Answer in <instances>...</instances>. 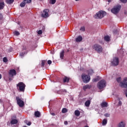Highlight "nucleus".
Instances as JSON below:
<instances>
[{
	"label": "nucleus",
	"instance_id": "1",
	"mask_svg": "<svg viewBox=\"0 0 127 127\" xmlns=\"http://www.w3.org/2000/svg\"><path fill=\"white\" fill-rule=\"evenodd\" d=\"M93 49L97 53H102L103 52V47L99 44H95L92 46Z\"/></svg>",
	"mask_w": 127,
	"mask_h": 127
},
{
	"label": "nucleus",
	"instance_id": "2",
	"mask_svg": "<svg viewBox=\"0 0 127 127\" xmlns=\"http://www.w3.org/2000/svg\"><path fill=\"white\" fill-rule=\"evenodd\" d=\"M17 89L19 92H24L25 91V84L22 82H19L16 85Z\"/></svg>",
	"mask_w": 127,
	"mask_h": 127
},
{
	"label": "nucleus",
	"instance_id": "3",
	"mask_svg": "<svg viewBox=\"0 0 127 127\" xmlns=\"http://www.w3.org/2000/svg\"><path fill=\"white\" fill-rule=\"evenodd\" d=\"M121 8L122 6L121 5H116L111 9V11L114 14H117L120 12V10H121Z\"/></svg>",
	"mask_w": 127,
	"mask_h": 127
},
{
	"label": "nucleus",
	"instance_id": "4",
	"mask_svg": "<svg viewBox=\"0 0 127 127\" xmlns=\"http://www.w3.org/2000/svg\"><path fill=\"white\" fill-rule=\"evenodd\" d=\"M81 78L83 80V83H89V82H90V80H91V77H90L89 75H88L84 73L82 74Z\"/></svg>",
	"mask_w": 127,
	"mask_h": 127
},
{
	"label": "nucleus",
	"instance_id": "5",
	"mask_svg": "<svg viewBox=\"0 0 127 127\" xmlns=\"http://www.w3.org/2000/svg\"><path fill=\"white\" fill-rule=\"evenodd\" d=\"M97 86L100 90H102V89H104L105 87H106V80L103 79L100 80Z\"/></svg>",
	"mask_w": 127,
	"mask_h": 127
},
{
	"label": "nucleus",
	"instance_id": "6",
	"mask_svg": "<svg viewBox=\"0 0 127 127\" xmlns=\"http://www.w3.org/2000/svg\"><path fill=\"white\" fill-rule=\"evenodd\" d=\"M106 15V11L100 10L98 12L96 13V16H97L96 18H103L104 16Z\"/></svg>",
	"mask_w": 127,
	"mask_h": 127
},
{
	"label": "nucleus",
	"instance_id": "7",
	"mask_svg": "<svg viewBox=\"0 0 127 127\" xmlns=\"http://www.w3.org/2000/svg\"><path fill=\"white\" fill-rule=\"evenodd\" d=\"M16 100L17 104L18 105L19 107H20V108H23L24 106V102H23V101L18 97H16Z\"/></svg>",
	"mask_w": 127,
	"mask_h": 127
},
{
	"label": "nucleus",
	"instance_id": "8",
	"mask_svg": "<svg viewBox=\"0 0 127 127\" xmlns=\"http://www.w3.org/2000/svg\"><path fill=\"white\" fill-rule=\"evenodd\" d=\"M120 86L121 88H125L126 89H127V77H125L124 78L122 82L120 83Z\"/></svg>",
	"mask_w": 127,
	"mask_h": 127
},
{
	"label": "nucleus",
	"instance_id": "9",
	"mask_svg": "<svg viewBox=\"0 0 127 127\" xmlns=\"http://www.w3.org/2000/svg\"><path fill=\"white\" fill-rule=\"evenodd\" d=\"M120 61L119 60V58L115 57L114 58L113 61L111 62L112 66H118L119 65Z\"/></svg>",
	"mask_w": 127,
	"mask_h": 127
},
{
	"label": "nucleus",
	"instance_id": "10",
	"mask_svg": "<svg viewBox=\"0 0 127 127\" xmlns=\"http://www.w3.org/2000/svg\"><path fill=\"white\" fill-rule=\"evenodd\" d=\"M48 12H49V9H44L43 10V13L42 14V17H45V18H46V17H48L49 16Z\"/></svg>",
	"mask_w": 127,
	"mask_h": 127
},
{
	"label": "nucleus",
	"instance_id": "11",
	"mask_svg": "<svg viewBox=\"0 0 127 127\" xmlns=\"http://www.w3.org/2000/svg\"><path fill=\"white\" fill-rule=\"evenodd\" d=\"M9 77L11 78H13V76H15L16 75V71L15 69H10L8 72Z\"/></svg>",
	"mask_w": 127,
	"mask_h": 127
},
{
	"label": "nucleus",
	"instance_id": "12",
	"mask_svg": "<svg viewBox=\"0 0 127 127\" xmlns=\"http://www.w3.org/2000/svg\"><path fill=\"white\" fill-rule=\"evenodd\" d=\"M70 77L64 76L63 78V82L64 83H69V81H70Z\"/></svg>",
	"mask_w": 127,
	"mask_h": 127
},
{
	"label": "nucleus",
	"instance_id": "13",
	"mask_svg": "<svg viewBox=\"0 0 127 127\" xmlns=\"http://www.w3.org/2000/svg\"><path fill=\"white\" fill-rule=\"evenodd\" d=\"M83 40V38L82 36H79L75 39L76 42H80Z\"/></svg>",
	"mask_w": 127,
	"mask_h": 127
},
{
	"label": "nucleus",
	"instance_id": "14",
	"mask_svg": "<svg viewBox=\"0 0 127 127\" xmlns=\"http://www.w3.org/2000/svg\"><path fill=\"white\" fill-rule=\"evenodd\" d=\"M5 5L4 4V2H0V10L3 9Z\"/></svg>",
	"mask_w": 127,
	"mask_h": 127
},
{
	"label": "nucleus",
	"instance_id": "15",
	"mask_svg": "<svg viewBox=\"0 0 127 127\" xmlns=\"http://www.w3.org/2000/svg\"><path fill=\"white\" fill-rule=\"evenodd\" d=\"M91 85L89 86V85L87 84L83 87V89L84 91H86V89H91Z\"/></svg>",
	"mask_w": 127,
	"mask_h": 127
},
{
	"label": "nucleus",
	"instance_id": "16",
	"mask_svg": "<svg viewBox=\"0 0 127 127\" xmlns=\"http://www.w3.org/2000/svg\"><path fill=\"white\" fill-rule=\"evenodd\" d=\"M101 107L102 108H107V107H108V103L106 102H102V104H101Z\"/></svg>",
	"mask_w": 127,
	"mask_h": 127
},
{
	"label": "nucleus",
	"instance_id": "17",
	"mask_svg": "<svg viewBox=\"0 0 127 127\" xmlns=\"http://www.w3.org/2000/svg\"><path fill=\"white\" fill-rule=\"evenodd\" d=\"M11 125H16L17 123H18V121L16 119H13L10 122Z\"/></svg>",
	"mask_w": 127,
	"mask_h": 127
},
{
	"label": "nucleus",
	"instance_id": "18",
	"mask_svg": "<svg viewBox=\"0 0 127 127\" xmlns=\"http://www.w3.org/2000/svg\"><path fill=\"white\" fill-rule=\"evenodd\" d=\"M80 114H81V113L80 112V111L79 110H75L74 111V115L76 117H79V116H80Z\"/></svg>",
	"mask_w": 127,
	"mask_h": 127
},
{
	"label": "nucleus",
	"instance_id": "19",
	"mask_svg": "<svg viewBox=\"0 0 127 127\" xmlns=\"http://www.w3.org/2000/svg\"><path fill=\"white\" fill-rule=\"evenodd\" d=\"M40 112L39 111H36L35 112V117L36 118H39L40 117Z\"/></svg>",
	"mask_w": 127,
	"mask_h": 127
},
{
	"label": "nucleus",
	"instance_id": "20",
	"mask_svg": "<svg viewBox=\"0 0 127 127\" xmlns=\"http://www.w3.org/2000/svg\"><path fill=\"white\" fill-rule=\"evenodd\" d=\"M14 0H6V2L8 4H11V3H13Z\"/></svg>",
	"mask_w": 127,
	"mask_h": 127
},
{
	"label": "nucleus",
	"instance_id": "21",
	"mask_svg": "<svg viewBox=\"0 0 127 127\" xmlns=\"http://www.w3.org/2000/svg\"><path fill=\"white\" fill-rule=\"evenodd\" d=\"M91 104V101L90 100H87L85 103V105L86 107H89L90 106V104Z\"/></svg>",
	"mask_w": 127,
	"mask_h": 127
},
{
	"label": "nucleus",
	"instance_id": "22",
	"mask_svg": "<svg viewBox=\"0 0 127 127\" xmlns=\"http://www.w3.org/2000/svg\"><path fill=\"white\" fill-rule=\"evenodd\" d=\"M88 73V75H93L94 74V70L93 69H89L87 71Z\"/></svg>",
	"mask_w": 127,
	"mask_h": 127
},
{
	"label": "nucleus",
	"instance_id": "23",
	"mask_svg": "<svg viewBox=\"0 0 127 127\" xmlns=\"http://www.w3.org/2000/svg\"><path fill=\"white\" fill-rule=\"evenodd\" d=\"M64 50H63L60 53V58L61 59H63L64 58Z\"/></svg>",
	"mask_w": 127,
	"mask_h": 127
},
{
	"label": "nucleus",
	"instance_id": "24",
	"mask_svg": "<svg viewBox=\"0 0 127 127\" xmlns=\"http://www.w3.org/2000/svg\"><path fill=\"white\" fill-rule=\"evenodd\" d=\"M108 124V120L106 119H104L102 122V126H106Z\"/></svg>",
	"mask_w": 127,
	"mask_h": 127
},
{
	"label": "nucleus",
	"instance_id": "25",
	"mask_svg": "<svg viewBox=\"0 0 127 127\" xmlns=\"http://www.w3.org/2000/svg\"><path fill=\"white\" fill-rule=\"evenodd\" d=\"M25 4H26V3L25 2H24V1L23 0L20 4V6H21V7H24L25 6Z\"/></svg>",
	"mask_w": 127,
	"mask_h": 127
},
{
	"label": "nucleus",
	"instance_id": "26",
	"mask_svg": "<svg viewBox=\"0 0 127 127\" xmlns=\"http://www.w3.org/2000/svg\"><path fill=\"white\" fill-rule=\"evenodd\" d=\"M119 127H125V123L123 122H121L118 125Z\"/></svg>",
	"mask_w": 127,
	"mask_h": 127
},
{
	"label": "nucleus",
	"instance_id": "27",
	"mask_svg": "<svg viewBox=\"0 0 127 127\" xmlns=\"http://www.w3.org/2000/svg\"><path fill=\"white\" fill-rule=\"evenodd\" d=\"M47 61L46 60H43L42 61V63H41V66L42 67H44L45 65V63H46Z\"/></svg>",
	"mask_w": 127,
	"mask_h": 127
},
{
	"label": "nucleus",
	"instance_id": "28",
	"mask_svg": "<svg viewBox=\"0 0 127 127\" xmlns=\"http://www.w3.org/2000/svg\"><path fill=\"white\" fill-rule=\"evenodd\" d=\"M104 40H105V41H110V37L109 36H105Z\"/></svg>",
	"mask_w": 127,
	"mask_h": 127
},
{
	"label": "nucleus",
	"instance_id": "29",
	"mask_svg": "<svg viewBox=\"0 0 127 127\" xmlns=\"http://www.w3.org/2000/svg\"><path fill=\"white\" fill-rule=\"evenodd\" d=\"M100 80V77L98 76L97 78H94L93 79V82H98V81Z\"/></svg>",
	"mask_w": 127,
	"mask_h": 127
},
{
	"label": "nucleus",
	"instance_id": "30",
	"mask_svg": "<svg viewBox=\"0 0 127 127\" xmlns=\"http://www.w3.org/2000/svg\"><path fill=\"white\" fill-rule=\"evenodd\" d=\"M56 2V0H50L49 3L51 4H54Z\"/></svg>",
	"mask_w": 127,
	"mask_h": 127
},
{
	"label": "nucleus",
	"instance_id": "31",
	"mask_svg": "<svg viewBox=\"0 0 127 127\" xmlns=\"http://www.w3.org/2000/svg\"><path fill=\"white\" fill-rule=\"evenodd\" d=\"M117 81L118 82V83H120V84H121V83H122V77H118L117 78Z\"/></svg>",
	"mask_w": 127,
	"mask_h": 127
},
{
	"label": "nucleus",
	"instance_id": "32",
	"mask_svg": "<svg viewBox=\"0 0 127 127\" xmlns=\"http://www.w3.org/2000/svg\"><path fill=\"white\" fill-rule=\"evenodd\" d=\"M63 114H65L68 112V110L66 108H63L62 111Z\"/></svg>",
	"mask_w": 127,
	"mask_h": 127
},
{
	"label": "nucleus",
	"instance_id": "33",
	"mask_svg": "<svg viewBox=\"0 0 127 127\" xmlns=\"http://www.w3.org/2000/svg\"><path fill=\"white\" fill-rule=\"evenodd\" d=\"M14 35H16V36H18V35H19L20 34V33H19V32H18L17 31H15L14 32Z\"/></svg>",
	"mask_w": 127,
	"mask_h": 127
},
{
	"label": "nucleus",
	"instance_id": "34",
	"mask_svg": "<svg viewBox=\"0 0 127 127\" xmlns=\"http://www.w3.org/2000/svg\"><path fill=\"white\" fill-rule=\"evenodd\" d=\"M25 123H26V125H27V126L31 125V123L30 122H28L27 120L25 121Z\"/></svg>",
	"mask_w": 127,
	"mask_h": 127
},
{
	"label": "nucleus",
	"instance_id": "35",
	"mask_svg": "<svg viewBox=\"0 0 127 127\" xmlns=\"http://www.w3.org/2000/svg\"><path fill=\"white\" fill-rule=\"evenodd\" d=\"M24 2L26 3H30V2H31V0H24Z\"/></svg>",
	"mask_w": 127,
	"mask_h": 127
},
{
	"label": "nucleus",
	"instance_id": "36",
	"mask_svg": "<svg viewBox=\"0 0 127 127\" xmlns=\"http://www.w3.org/2000/svg\"><path fill=\"white\" fill-rule=\"evenodd\" d=\"M3 62H5V63H6V62H7V59L6 58V57H4L3 58Z\"/></svg>",
	"mask_w": 127,
	"mask_h": 127
},
{
	"label": "nucleus",
	"instance_id": "37",
	"mask_svg": "<svg viewBox=\"0 0 127 127\" xmlns=\"http://www.w3.org/2000/svg\"><path fill=\"white\" fill-rule=\"evenodd\" d=\"M80 30H81V31H85V27H81Z\"/></svg>",
	"mask_w": 127,
	"mask_h": 127
},
{
	"label": "nucleus",
	"instance_id": "38",
	"mask_svg": "<svg viewBox=\"0 0 127 127\" xmlns=\"http://www.w3.org/2000/svg\"><path fill=\"white\" fill-rule=\"evenodd\" d=\"M38 34H39V35H40V34H42V30H39L38 32Z\"/></svg>",
	"mask_w": 127,
	"mask_h": 127
},
{
	"label": "nucleus",
	"instance_id": "39",
	"mask_svg": "<svg viewBox=\"0 0 127 127\" xmlns=\"http://www.w3.org/2000/svg\"><path fill=\"white\" fill-rule=\"evenodd\" d=\"M105 117H106V118H109L110 117V114L106 113L105 114H104Z\"/></svg>",
	"mask_w": 127,
	"mask_h": 127
},
{
	"label": "nucleus",
	"instance_id": "40",
	"mask_svg": "<svg viewBox=\"0 0 127 127\" xmlns=\"http://www.w3.org/2000/svg\"><path fill=\"white\" fill-rule=\"evenodd\" d=\"M52 64V61H51V60L48 61V64H49V65H51V64Z\"/></svg>",
	"mask_w": 127,
	"mask_h": 127
},
{
	"label": "nucleus",
	"instance_id": "41",
	"mask_svg": "<svg viewBox=\"0 0 127 127\" xmlns=\"http://www.w3.org/2000/svg\"><path fill=\"white\" fill-rule=\"evenodd\" d=\"M120 1L123 2V3H126V2H127V0H120Z\"/></svg>",
	"mask_w": 127,
	"mask_h": 127
},
{
	"label": "nucleus",
	"instance_id": "42",
	"mask_svg": "<svg viewBox=\"0 0 127 127\" xmlns=\"http://www.w3.org/2000/svg\"><path fill=\"white\" fill-rule=\"evenodd\" d=\"M122 104H123V103H122V101H120L119 102V103H118V105H119V106H122Z\"/></svg>",
	"mask_w": 127,
	"mask_h": 127
},
{
	"label": "nucleus",
	"instance_id": "43",
	"mask_svg": "<svg viewBox=\"0 0 127 127\" xmlns=\"http://www.w3.org/2000/svg\"><path fill=\"white\" fill-rule=\"evenodd\" d=\"M20 56L23 57L24 56V54L23 53H21L20 54Z\"/></svg>",
	"mask_w": 127,
	"mask_h": 127
},
{
	"label": "nucleus",
	"instance_id": "44",
	"mask_svg": "<svg viewBox=\"0 0 127 127\" xmlns=\"http://www.w3.org/2000/svg\"><path fill=\"white\" fill-rule=\"evenodd\" d=\"M2 18V14L1 13H0V19H1Z\"/></svg>",
	"mask_w": 127,
	"mask_h": 127
},
{
	"label": "nucleus",
	"instance_id": "45",
	"mask_svg": "<svg viewBox=\"0 0 127 127\" xmlns=\"http://www.w3.org/2000/svg\"><path fill=\"white\" fill-rule=\"evenodd\" d=\"M64 125H68V122H67V121H65V122H64Z\"/></svg>",
	"mask_w": 127,
	"mask_h": 127
},
{
	"label": "nucleus",
	"instance_id": "46",
	"mask_svg": "<svg viewBox=\"0 0 127 127\" xmlns=\"http://www.w3.org/2000/svg\"><path fill=\"white\" fill-rule=\"evenodd\" d=\"M51 115H52V116H55V113H52L51 114Z\"/></svg>",
	"mask_w": 127,
	"mask_h": 127
},
{
	"label": "nucleus",
	"instance_id": "47",
	"mask_svg": "<svg viewBox=\"0 0 127 127\" xmlns=\"http://www.w3.org/2000/svg\"><path fill=\"white\" fill-rule=\"evenodd\" d=\"M125 94H126V97H127V90H126V92H125Z\"/></svg>",
	"mask_w": 127,
	"mask_h": 127
},
{
	"label": "nucleus",
	"instance_id": "48",
	"mask_svg": "<svg viewBox=\"0 0 127 127\" xmlns=\"http://www.w3.org/2000/svg\"><path fill=\"white\" fill-rule=\"evenodd\" d=\"M117 31V30H115V31H114V34H116V33Z\"/></svg>",
	"mask_w": 127,
	"mask_h": 127
},
{
	"label": "nucleus",
	"instance_id": "49",
	"mask_svg": "<svg viewBox=\"0 0 127 127\" xmlns=\"http://www.w3.org/2000/svg\"><path fill=\"white\" fill-rule=\"evenodd\" d=\"M9 81H11V80H12V79H11V78H10V77H9Z\"/></svg>",
	"mask_w": 127,
	"mask_h": 127
},
{
	"label": "nucleus",
	"instance_id": "50",
	"mask_svg": "<svg viewBox=\"0 0 127 127\" xmlns=\"http://www.w3.org/2000/svg\"><path fill=\"white\" fill-rule=\"evenodd\" d=\"M0 79H1V74H0Z\"/></svg>",
	"mask_w": 127,
	"mask_h": 127
},
{
	"label": "nucleus",
	"instance_id": "51",
	"mask_svg": "<svg viewBox=\"0 0 127 127\" xmlns=\"http://www.w3.org/2000/svg\"><path fill=\"white\" fill-rule=\"evenodd\" d=\"M111 0H108L109 2H111Z\"/></svg>",
	"mask_w": 127,
	"mask_h": 127
},
{
	"label": "nucleus",
	"instance_id": "52",
	"mask_svg": "<svg viewBox=\"0 0 127 127\" xmlns=\"http://www.w3.org/2000/svg\"><path fill=\"white\" fill-rule=\"evenodd\" d=\"M76 0V1H79L80 0Z\"/></svg>",
	"mask_w": 127,
	"mask_h": 127
}]
</instances>
